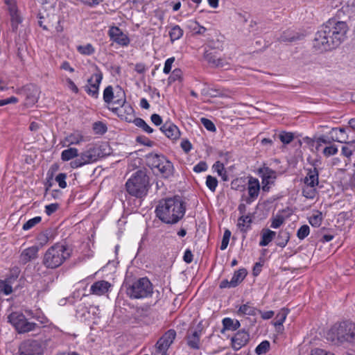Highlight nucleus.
I'll list each match as a JSON object with an SVG mask.
<instances>
[{"instance_id":"37","label":"nucleus","mask_w":355,"mask_h":355,"mask_svg":"<svg viewBox=\"0 0 355 355\" xmlns=\"http://www.w3.org/2000/svg\"><path fill=\"white\" fill-rule=\"evenodd\" d=\"M316 186L306 185L302 188V195L306 198L313 199L317 194Z\"/></svg>"},{"instance_id":"26","label":"nucleus","mask_w":355,"mask_h":355,"mask_svg":"<svg viewBox=\"0 0 355 355\" xmlns=\"http://www.w3.org/2000/svg\"><path fill=\"white\" fill-rule=\"evenodd\" d=\"M290 239V233L286 230H282L276 238L277 245L284 248Z\"/></svg>"},{"instance_id":"50","label":"nucleus","mask_w":355,"mask_h":355,"mask_svg":"<svg viewBox=\"0 0 355 355\" xmlns=\"http://www.w3.org/2000/svg\"><path fill=\"white\" fill-rule=\"evenodd\" d=\"M206 185L210 191L214 192L218 186V180L211 175H207L206 178Z\"/></svg>"},{"instance_id":"57","label":"nucleus","mask_w":355,"mask_h":355,"mask_svg":"<svg viewBox=\"0 0 355 355\" xmlns=\"http://www.w3.org/2000/svg\"><path fill=\"white\" fill-rule=\"evenodd\" d=\"M284 221V219L283 216H278L272 219L270 227L272 228L277 229V228L279 227L283 224Z\"/></svg>"},{"instance_id":"1","label":"nucleus","mask_w":355,"mask_h":355,"mask_svg":"<svg viewBox=\"0 0 355 355\" xmlns=\"http://www.w3.org/2000/svg\"><path fill=\"white\" fill-rule=\"evenodd\" d=\"M347 31L346 22L330 19L315 33L313 48L320 51L334 49L345 41Z\"/></svg>"},{"instance_id":"9","label":"nucleus","mask_w":355,"mask_h":355,"mask_svg":"<svg viewBox=\"0 0 355 355\" xmlns=\"http://www.w3.org/2000/svg\"><path fill=\"white\" fill-rule=\"evenodd\" d=\"M100 157L101 150L99 148L92 146L80 155L78 154L76 159L70 162V166L72 168H77L96 162Z\"/></svg>"},{"instance_id":"36","label":"nucleus","mask_w":355,"mask_h":355,"mask_svg":"<svg viewBox=\"0 0 355 355\" xmlns=\"http://www.w3.org/2000/svg\"><path fill=\"white\" fill-rule=\"evenodd\" d=\"M252 219L249 216H242L238 220L237 226L241 232H245L250 227Z\"/></svg>"},{"instance_id":"44","label":"nucleus","mask_w":355,"mask_h":355,"mask_svg":"<svg viewBox=\"0 0 355 355\" xmlns=\"http://www.w3.org/2000/svg\"><path fill=\"white\" fill-rule=\"evenodd\" d=\"M77 51L83 55H89L94 53L95 49L91 44L77 46Z\"/></svg>"},{"instance_id":"63","label":"nucleus","mask_w":355,"mask_h":355,"mask_svg":"<svg viewBox=\"0 0 355 355\" xmlns=\"http://www.w3.org/2000/svg\"><path fill=\"white\" fill-rule=\"evenodd\" d=\"M180 146L186 153H188L192 148V144L187 139H183L181 141Z\"/></svg>"},{"instance_id":"3","label":"nucleus","mask_w":355,"mask_h":355,"mask_svg":"<svg viewBox=\"0 0 355 355\" xmlns=\"http://www.w3.org/2000/svg\"><path fill=\"white\" fill-rule=\"evenodd\" d=\"M71 252L67 245L56 243L45 252L42 263L47 268H57L70 257Z\"/></svg>"},{"instance_id":"15","label":"nucleus","mask_w":355,"mask_h":355,"mask_svg":"<svg viewBox=\"0 0 355 355\" xmlns=\"http://www.w3.org/2000/svg\"><path fill=\"white\" fill-rule=\"evenodd\" d=\"M249 340L250 335L247 331H239L231 339L232 347L236 351L239 350L248 344Z\"/></svg>"},{"instance_id":"60","label":"nucleus","mask_w":355,"mask_h":355,"mask_svg":"<svg viewBox=\"0 0 355 355\" xmlns=\"http://www.w3.org/2000/svg\"><path fill=\"white\" fill-rule=\"evenodd\" d=\"M332 141H333L332 139H330L323 135L319 137L318 138L316 139V141H315L316 144H317L316 149L318 150L319 148V147L322 146V144H329L331 143Z\"/></svg>"},{"instance_id":"41","label":"nucleus","mask_w":355,"mask_h":355,"mask_svg":"<svg viewBox=\"0 0 355 355\" xmlns=\"http://www.w3.org/2000/svg\"><path fill=\"white\" fill-rule=\"evenodd\" d=\"M215 171L218 173V175L221 177L223 181H228V175L224 167V165L220 162H216L214 165Z\"/></svg>"},{"instance_id":"2","label":"nucleus","mask_w":355,"mask_h":355,"mask_svg":"<svg viewBox=\"0 0 355 355\" xmlns=\"http://www.w3.org/2000/svg\"><path fill=\"white\" fill-rule=\"evenodd\" d=\"M186 207L180 198H167L156 207V216L167 224L177 223L184 215Z\"/></svg>"},{"instance_id":"11","label":"nucleus","mask_w":355,"mask_h":355,"mask_svg":"<svg viewBox=\"0 0 355 355\" xmlns=\"http://www.w3.org/2000/svg\"><path fill=\"white\" fill-rule=\"evenodd\" d=\"M102 80L103 73L98 68H96V72L87 80V85L85 86V90L89 96L98 98L99 87Z\"/></svg>"},{"instance_id":"54","label":"nucleus","mask_w":355,"mask_h":355,"mask_svg":"<svg viewBox=\"0 0 355 355\" xmlns=\"http://www.w3.org/2000/svg\"><path fill=\"white\" fill-rule=\"evenodd\" d=\"M66 178L67 174L64 173H60L55 177V181L58 183L59 187L62 189L67 187V184L66 182Z\"/></svg>"},{"instance_id":"22","label":"nucleus","mask_w":355,"mask_h":355,"mask_svg":"<svg viewBox=\"0 0 355 355\" xmlns=\"http://www.w3.org/2000/svg\"><path fill=\"white\" fill-rule=\"evenodd\" d=\"M110 284L106 281H98L94 283L90 288V293L96 295H103L107 292Z\"/></svg>"},{"instance_id":"55","label":"nucleus","mask_w":355,"mask_h":355,"mask_svg":"<svg viewBox=\"0 0 355 355\" xmlns=\"http://www.w3.org/2000/svg\"><path fill=\"white\" fill-rule=\"evenodd\" d=\"M338 148L335 145H331L324 148L323 154L326 157H329L336 155L338 153Z\"/></svg>"},{"instance_id":"28","label":"nucleus","mask_w":355,"mask_h":355,"mask_svg":"<svg viewBox=\"0 0 355 355\" xmlns=\"http://www.w3.org/2000/svg\"><path fill=\"white\" fill-rule=\"evenodd\" d=\"M103 98L107 105H110L111 103H114V101L117 99V98H116V94L114 95L112 86L108 85L105 88L103 94Z\"/></svg>"},{"instance_id":"62","label":"nucleus","mask_w":355,"mask_h":355,"mask_svg":"<svg viewBox=\"0 0 355 355\" xmlns=\"http://www.w3.org/2000/svg\"><path fill=\"white\" fill-rule=\"evenodd\" d=\"M37 239L40 245H45L49 241V234L47 232L40 233Z\"/></svg>"},{"instance_id":"51","label":"nucleus","mask_w":355,"mask_h":355,"mask_svg":"<svg viewBox=\"0 0 355 355\" xmlns=\"http://www.w3.org/2000/svg\"><path fill=\"white\" fill-rule=\"evenodd\" d=\"M190 28H191L196 34L202 35L206 31V28L200 26L196 21H190Z\"/></svg>"},{"instance_id":"6","label":"nucleus","mask_w":355,"mask_h":355,"mask_svg":"<svg viewBox=\"0 0 355 355\" xmlns=\"http://www.w3.org/2000/svg\"><path fill=\"white\" fill-rule=\"evenodd\" d=\"M118 91L116 92V99L114 101V104L119 105L118 107H108V109L113 113L117 114L121 119L125 121H130V117L134 114V110L132 107L126 102L125 92L121 87H118Z\"/></svg>"},{"instance_id":"7","label":"nucleus","mask_w":355,"mask_h":355,"mask_svg":"<svg viewBox=\"0 0 355 355\" xmlns=\"http://www.w3.org/2000/svg\"><path fill=\"white\" fill-rule=\"evenodd\" d=\"M153 293V285L146 277H142L135 282L127 289L128 295L132 299L145 298Z\"/></svg>"},{"instance_id":"49","label":"nucleus","mask_w":355,"mask_h":355,"mask_svg":"<svg viewBox=\"0 0 355 355\" xmlns=\"http://www.w3.org/2000/svg\"><path fill=\"white\" fill-rule=\"evenodd\" d=\"M310 232V228L309 225H304L301 226L297 231V236L300 240L304 239Z\"/></svg>"},{"instance_id":"19","label":"nucleus","mask_w":355,"mask_h":355,"mask_svg":"<svg viewBox=\"0 0 355 355\" xmlns=\"http://www.w3.org/2000/svg\"><path fill=\"white\" fill-rule=\"evenodd\" d=\"M160 130L169 139H176L179 138L180 132L178 128L171 123H166L161 128Z\"/></svg>"},{"instance_id":"33","label":"nucleus","mask_w":355,"mask_h":355,"mask_svg":"<svg viewBox=\"0 0 355 355\" xmlns=\"http://www.w3.org/2000/svg\"><path fill=\"white\" fill-rule=\"evenodd\" d=\"M11 20V26L13 31H17L18 26L22 21V18L20 15L19 10H14V12H9Z\"/></svg>"},{"instance_id":"30","label":"nucleus","mask_w":355,"mask_h":355,"mask_svg":"<svg viewBox=\"0 0 355 355\" xmlns=\"http://www.w3.org/2000/svg\"><path fill=\"white\" fill-rule=\"evenodd\" d=\"M247 270L245 268H241L234 272L231 280L232 285L237 286L247 275Z\"/></svg>"},{"instance_id":"42","label":"nucleus","mask_w":355,"mask_h":355,"mask_svg":"<svg viewBox=\"0 0 355 355\" xmlns=\"http://www.w3.org/2000/svg\"><path fill=\"white\" fill-rule=\"evenodd\" d=\"M205 58L210 64H213L216 67L223 66V60L220 58H216L211 52H207L205 53Z\"/></svg>"},{"instance_id":"23","label":"nucleus","mask_w":355,"mask_h":355,"mask_svg":"<svg viewBox=\"0 0 355 355\" xmlns=\"http://www.w3.org/2000/svg\"><path fill=\"white\" fill-rule=\"evenodd\" d=\"M260 184L257 178H250L248 181V191L250 198L254 200L259 196Z\"/></svg>"},{"instance_id":"53","label":"nucleus","mask_w":355,"mask_h":355,"mask_svg":"<svg viewBox=\"0 0 355 355\" xmlns=\"http://www.w3.org/2000/svg\"><path fill=\"white\" fill-rule=\"evenodd\" d=\"M182 72L180 69H175L168 78V82L171 83L176 80H180L182 78Z\"/></svg>"},{"instance_id":"13","label":"nucleus","mask_w":355,"mask_h":355,"mask_svg":"<svg viewBox=\"0 0 355 355\" xmlns=\"http://www.w3.org/2000/svg\"><path fill=\"white\" fill-rule=\"evenodd\" d=\"M176 336L174 329L168 330L157 342L156 349L158 353H166Z\"/></svg>"},{"instance_id":"46","label":"nucleus","mask_w":355,"mask_h":355,"mask_svg":"<svg viewBox=\"0 0 355 355\" xmlns=\"http://www.w3.org/2000/svg\"><path fill=\"white\" fill-rule=\"evenodd\" d=\"M279 139L284 144H289L294 139V135L292 132H282L279 135Z\"/></svg>"},{"instance_id":"56","label":"nucleus","mask_w":355,"mask_h":355,"mask_svg":"<svg viewBox=\"0 0 355 355\" xmlns=\"http://www.w3.org/2000/svg\"><path fill=\"white\" fill-rule=\"evenodd\" d=\"M174 61H175L174 57L169 58L165 61L164 67V69H163V72L165 74H168L171 72V68H172V64L174 62Z\"/></svg>"},{"instance_id":"27","label":"nucleus","mask_w":355,"mask_h":355,"mask_svg":"<svg viewBox=\"0 0 355 355\" xmlns=\"http://www.w3.org/2000/svg\"><path fill=\"white\" fill-rule=\"evenodd\" d=\"M166 157L162 155L157 154H150L147 157L148 164L153 168H157L159 166L161 163L162 162V158H165Z\"/></svg>"},{"instance_id":"45","label":"nucleus","mask_w":355,"mask_h":355,"mask_svg":"<svg viewBox=\"0 0 355 355\" xmlns=\"http://www.w3.org/2000/svg\"><path fill=\"white\" fill-rule=\"evenodd\" d=\"M42 220V218L40 216H35L31 219H29L27 222H26L22 227L24 230H28L36 225L40 223Z\"/></svg>"},{"instance_id":"5","label":"nucleus","mask_w":355,"mask_h":355,"mask_svg":"<svg viewBox=\"0 0 355 355\" xmlns=\"http://www.w3.org/2000/svg\"><path fill=\"white\" fill-rule=\"evenodd\" d=\"M328 338L335 344L355 342V324L345 321L334 327L328 334Z\"/></svg>"},{"instance_id":"59","label":"nucleus","mask_w":355,"mask_h":355,"mask_svg":"<svg viewBox=\"0 0 355 355\" xmlns=\"http://www.w3.org/2000/svg\"><path fill=\"white\" fill-rule=\"evenodd\" d=\"M4 3L7 6V10L8 12H14V10H16L18 9L17 3L15 0H3Z\"/></svg>"},{"instance_id":"47","label":"nucleus","mask_w":355,"mask_h":355,"mask_svg":"<svg viewBox=\"0 0 355 355\" xmlns=\"http://www.w3.org/2000/svg\"><path fill=\"white\" fill-rule=\"evenodd\" d=\"M270 343L268 340L262 341L255 349V352L258 355L266 354L270 349Z\"/></svg>"},{"instance_id":"8","label":"nucleus","mask_w":355,"mask_h":355,"mask_svg":"<svg viewBox=\"0 0 355 355\" xmlns=\"http://www.w3.org/2000/svg\"><path fill=\"white\" fill-rule=\"evenodd\" d=\"M8 321L19 334L28 333L36 329L39 326L34 322L28 321L25 315L20 312H12L8 316Z\"/></svg>"},{"instance_id":"52","label":"nucleus","mask_w":355,"mask_h":355,"mask_svg":"<svg viewBox=\"0 0 355 355\" xmlns=\"http://www.w3.org/2000/svg\"><path fill=\"white\" fill-rule=\"evenodd\" d=\"M200 121L207 130L210 132H215L216 130L214 123L211 120L206 118H201Z\"/></svg>"},{"instance_id":"48","label":"nucleus","mask_w":355,"mask_h":355,"mask_svg":"<svg viewBox=\"0 0 355 355\" xmlns=\"http://www.w3.org/2000/svg\"><path fill=\"white\" fill-rule=\"evenodd\" d=\"M106 125L101 121H96L93 124V130L96 134L103 135L107 132Z\"/></svg>"},{"instance_id":"61","label":"nucleus","mask_w":355,"mask_h":355,"mask_svg":"<svg viewBox=\"0 0 355 355\" xmlns=\"http://www.w3.org/2000/svg\"><path fill=\"white\" fill-rule=\"evenodd\" d=\"M207 164L205 162L201 161L193 167V171L201 173L207 170Z\"/></svg>"},{"instance_id":"38","label":"nucleus","mask_w":355,"mask_h":355,"mask_svg":"<svg viewBox=\"0 0 355 355\" xmlns=\"http://www.w3.org/2000/svg\"><path fill=\"white\" fill-rule=\"evenodd\" d=\"M323 220L322 214L320 211H315L312 216L309 217V223L313 226L318 227H319Z\"/></svg>"},{"instance_id":"14","label":"nucleus","mask_w":355,"mask_h":355,"mask_svg":"<svg viewBox=\"0 0 355 355\" xmlns=\"http://www.w3.org/2000/svg\"><path fill=\"white\" fill-rule=\"evenodd\" d=\"M108 35L111 41L121 46H128L130 42L128 35L117 26H111L108 31Z\"/></svg>"},{"instance_id":"20","label":"nucleus","mask_w":355,"mask_h":355,"mask_svg":"<svg viewBox=\"0 0 355 355\" xmlns=\"http://www.w3.org/2000/svg\"><path fill=\"white\" fill-rule=\"evenodd\" d=\"M162 159V162L157 168V170L163 178H168L173 175V165L166 157Z\"/></svg>"},{"instance_id":"10","label":"nucleus","mask_w":355,"mask_h":355,"mask_svg":"<svg viewBox=\"0 0 355 355\" xmlns=\"http://www.w3.org/2000/svg\"><path fill=\"white\" fill-rule=\"evenodd\" d=\"M18 353L19 355H43L44 349L40 341L28 339L21 343Z\"/></svg>"},{"instance_id":"24","label":"nucleus","mask_w":355,"mask_h":355,"mask_svg":"<svg viewBox=\"0 0 355 355\" xmlns=\"http://www.w3.org/2000/svg\"><path fill=\"white\" fill-rule=\"evenodd\" d=\"M288 313V310L287 309H282L277 314V315L275 317V321L274 322L273 324L277 328V331L278 332H279L284 329L283 323L284 322Z\"/></svg>"},{"instance_id":"16","label":"nucleus","mask_w":355,"mask_h":355,"mask_svg":"<svg viewBox=\"0 0 355 355\" xmlns=\"http://www.w3.org/2000/svg\"><path fill=\"white\" fill-rule=\"evenodd\" d=\"M39 248L37 245H33L24 249L19 256V263L26 264L27 263L36 259L38 257Z\"/></svg>"},{"instance_id":"34","label":"nucleus","mask_w":355,"mask_h":355,"mask_svg":"<svg viewBox=\"0 0 355 355\" xmlns=\"http://www.w3.org/2000/svg\"><path fill=\"white\" fill-rule=\"evenodd\" d=\"M223 329L226 330L234 331L240 327L239 320H234L230 318H225L223 320Z\"/></svg>"},{"instance_id":"58","label":"nucleus","mask_w":355,"mask_h":355,"mask_svg":"<svg viewBox=\"0 0 355 355\" xmlns=\"http://www.w3.org/2000/svg\"><path fill=\"white\" fill-rule=\"evenodd\" d=\"M59 208L58 203H51L45 206V213L48 216H51L52 214L55 212Z\"/></svg>"},{"instance_id":"18","label":"nucleus","mask_w":355,"mask_h":355,"mask_svg":"<svg viewBox=\"0 0 355 355\" xmlns=\"http://www.w3.org/2000/svg\"><path fill=\"white\" fill-rule=\"evenodd\" d=\"M202 335V328L197 327L187 336V344L192 349H199L200 338Z\"/></svg>"},{"instance_id":"12","label":"nucleus","mask_w":355,"mask_h":355,"mask_svg":"<svg viewBox=\"0 0 355 355\" xmlns=\"http://www.w3.org/2000/svg\"><path fill=\"white\" fill-rule=\"evenodd\" d=\"M259 173L261 177L262 190L268 191L270 186L275 184L277 173L268 166H264L259 169Z\"/></svg>"},{"instance_id":"43","label":"nucleus","mask_w":355,"mask_h":355,"mask_svg":"<svg viewBox=\"0 0 355 355\" xmlns=\"http://www.w3.org/2000/svg\"><path fill=\"white\" fill-rule=\"evenodd\" d=\"M238 312L243 315H254L256 314V309L250 306L248 303L241 306Z\"/></svg>"},{"instance_id":"40","label":"nucleus","mask_w":355,"mask_h":355,"mask_svg":"<svg viewBox=\"0 0 355 355\" xmlns=\"http://www.w3.org/2000/svg\"><path fill=\"white\" fill-rule=\"evenodd\" d=\"M339 131L340 135L336 136L335 138H332V140L337 142H345L347 139V135H346V130L343 127L340 128H333L331 130V132Z\"/></svg>"},{"instance_id":"32","label":"nucleus","mask_w":355,"mask_h":355,"mask_svg":"<svg viewBox=\"0 0 355 355\" xmlns=\"http://www.w3.org/2000/svg\"><path fill=\"white\" fill-rule=\"evenodd\" d=\"M78 156V150L76 148H69L64 150L61 153V159L62 161H69Z\"/></svg>"},{"instance_id":"35","label":"nucleus","mask_w":355,"mask_h":355,"mask_svg":"<svg viewBox=\"0 0 355 355\" xmlns=\"http://www.w3.org/2000/svg\"><path fill=\"white\" fill-rule=\"evenodd\" d=\"M68 145H78L83 141V136L79 132H73L68 135L66 139Z\"/></svg>"},{"instance_id":"17","label":"nucleus","mask_w":355,"mask_h":355,"mask_svg":"<svg viewBox=\"0 0 355 355\" xmlns=\"http://www.w3.org/2000/svg\"><path fill=\"white\" fill-rule=\"evenodd\" d=\"M18 275L12 273L5 279H0V294L8 295L12 293V284L17 279Z\"/></svg>"},{"instance_id":"21","label":"nucleus","mask_w":355,"mask_h":355,"mask_svg":"<svg viewBox=\"0 0 355 355\" xmlns=\"http://www.w3.org/2000/svg\"><path fill=\"white\" fill-rule=\"evenodd\" d=\"M306 175L304 179L306 185L318 186L319 184V173L315 167L306 169Z\"/></svg>"},{"instance_id":"39","label":"nucleus","mask_w":355,"mask_h":355,"mask_svg":"<svg viewBox=\"0 0 355 355\" xmlns=\"http://www.w3.org/2000/svg\"><path fill=\"white\" fill-rule=\"evenodd\" d=\"M133 123L138 128L142 129L146 133H152L153 132V129L150 127L146 122L141 118H135L133 120Z\"/></svg>"},{"instance_id":"64","label":"nucleus","mask_w":355,"mask_h":355,"mask_svg":"<svg viewBox=\"0 0 355 355\" xmlns=\"http://www.w3.org/2000/svg\"><path fill=\"white\" fill-rule=\"evenodd\" d=\"M309 355H335L333 353L327 352L322 349L315 348L311 351Z\"/></svg>"},{"instance_id":"4","label":"nucleus","mask_w":355,"mask_h":355,"mask_svg":"<svg viewBox=\"0 0 355 355\" xmlns=\"http://www.w3.org/2000/svg\"><path fill=\"white\" fill-rule=\"evenodd\" d=\"M149 187V178L145 171L139 170L125 183L127 192L132 196L142 198L146 196Z\"/></svg>"},{"instance_id":"25","label":"nucleus","mask_w":355,"mask_h":355,"mask_svg":"<svg viewBox=\"0 0 355 355\" xmlns=\"http://www.w3.org/2000/svg\"><path fill=\"white\" fill-rule=\"evenodd\" d=\"M276 236V232L270 230H263L261 233V239L259 242L260 246L268 245Z\"/></svg>"},{"instance_id":"31","label":"nucleus","mask_w":355,"mask_h":355,"mask_svg":"<svg viewBox=\"0 0 355 355\" xmlns=\"http://www.w3.org/2000/svg\"><path fill=\"white\" fill-rule=\"evenodd\" d=\"M184 31L178 25H174L171 27L168 35L171 42L173 43L175 41L180 40L183 36Z\"/></svg>"},{"instance_id":"29","label":"nucleus","mask_w":355,"mask_h":355,"mask_svg":"<svg viewBox=\"0 0 355 355\" xmlns=\"http://www.w3.org/2000/svg\"><path fill=\"white\" fill-rule=\"evenodd\" d=\"M299 39L297 33H295L291 30H287L282 33L281 36L279 37V42H292Z\"/></svg>"}]
</instances>
